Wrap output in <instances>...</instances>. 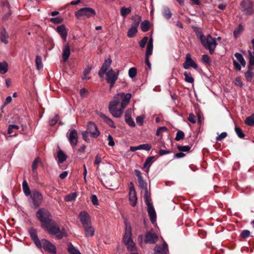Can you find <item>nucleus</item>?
<instances>
[{"label": "nucleus", "mask_w": 254, "mask_h": 254, "mask_svg": "<svg viewBox=\"0 0 254 254\" xmlns=\"http://www.w3.org/2000/svg\"><path fill=\"white\" fill-rule=\"evenodd\" d=\"M131 94L129 93L120 92L117 94L110 102L109 110L112 116L115 118H120L124 109L129 103Z\"/></svg>", "instance_id": "nucleus-1"}, {"label": "nucleus", "mask_w": 254, "mask_h": 254, "mask_svg": "<svg viewBox=\"0 0 254 254\" xmlns=\"http://www.w3.org/2000/svg\"><path fill=\"white\" fill-rule=\"evenodd\" d=\"M112 61L111 58L105 59L104 62L98 72V75L102 77L106 74V80L107 83L110 84V90L115 85L119 76V70L117 72L114 71L112 68H110Z\"/></svg>", "instance_id": "nucleus-2"}, {"label": "nucleus", "mask_w": 254, "mask_h": 254, "mask_svg": "<svg viewBox=\"0 0 254 254\" xmlns=\"http://www.w3.org/2000/svg\"><path fill=\"white\" fill-rule=\"evenodd\" d=\"M124 223L125 229L123 242L127 246V250L132 252L136 250V246L132 239L131 227L129 222L126 219L124 220Z\"/></svg>", "instance_id": "nucleus-3"}, {"label": "nucleus", "mask_w": 254, "mask_h": 254, "mask_svg": "<svg viewBox=\"0 0 254 254\" xmlns=\"http://www.w3.org/2000/svg\"><path fill=\"white\" fill-rule=\"evenodd\" d=\"M50 235L55 236L58 239H61L64 235V233L60 230L58 224L52 221L46 227L43 228Z\"/></svg>", "instance_id": "nucleus-4"}, {"label": "nucleus", "mask_w": 254, "mask_h": 254, "mask_svg": "<svg viewBox=\"0 0 254 254\" xmlns=\"http://www.w3.org/2000/svg\"><path fill=\"white\" fill-rule=\"evenodd\" d=\"M36 216L41 223V227L44 228L53 221L52 216L49 211L44 209H39L36 213Z\"/></svg>", "instance_id": "nucleus-5"}, {"label": "nucleus", "mask_w": 254, "mask_h": 254, "mask_svg": "<svg viewBox=\"0 0 254 254\" xmlns=\"http://www.w3.org/2000/svg\"><path fill=\"white\" fill-rule=\"evenodd\" d=\"M201 43L205 49L209 51L210 54L214 53L217 45L216 39L213 38L210 34L207 35L204 39L202 40Z\"/></svg>", "instance_id": "nucleus-6"}, {"label": "nucleus", "mask_w": 254, "mask_h": 254, "mask_svg": "<svg viewBox=\"0 0 254 254\" xmlns=\"http://www.w3.org/2000/svg\"><path fill=\"white\" fill-rule=\"evenodd\" d=\"M43 195L41 192L36 190H32L30 195L29 202L34 208H38L43 201Z\"/></svg>", "instance_id": "nucleus-7"}, {"label": "nucleus", "mask_w": 254, "mask_h": 254, "mask_svg": "<svg viewBox=\"0 0 254 254\" xmlns=\"http://www.w3.org/2000/svg\"><path fill=\"white\" fill-rule=\"evenodd\" d=\"M96 12L92 8L84 7L75 12V16L78 19L88 18L94 16Z\"/></svg>", "instance_id": "nucleus-8"}, {"label": "nucleus", "mask_w": 254, "mask_h": 254, "mask_svg": "<svg viewBox=\"0 0 254 254\" xmlns=\"http://www.w3.org/2000/svg\"><path fill=\"white\" fill-rule=\"evenodd\" d=\"M36 247L39 249H43L45 251L52 254H56V247L52 244L49 241L42 239L40 241V245H38Z\"/></svg>", "instance_id": "nucleus-9"}, {"label": "nucleus", "mask_w": 254, "mask_h": 254, "mask_svg": "<svg viewBox=\"0 0 254 254\" xmlns=\"http://www.w3.org/2000/svg\"><path fill=\"white\" fill-rule=\"evenodd\" d=\"M87 130L91 136L93 138H97L100 134L97 126L92 122H89L87 125Z\"/></svg>", "instance_id": "nucleus-10"}, {"label": "nucleus", "mask_w": 254, "mask_h": 254, "mask_svg": "<svg viewBox=\"0 0 254 254\" xmlns=\"http://www.w3.org/2000/svg\"><path fill=\"white\" fill-rule=\"evenodd\" d=\"M68 139L73 148H74L78 142V135L77 131L73 129L69 130V132L66 134Z\"/></svg>", "instance_id": "nucleus-11"}, {"label": "nucleus", "mask_w": 254, "mask_h": 254, "mask_svg": "<svg viewBox=\"0 0 254 254\" xmlns=\"http://www.w3.org/2000/svg\"><path fill=\"white\" fill-rule=\"evenodd\" d=\"M158 240V236L153 230H151L145 235L144 242L146 244H155Z\"/></svg>", "instance_id": "nucleus-12"}, {"label": "nucleus", "mask_w": 254, "mask_h": 254, "mask_svg": "<svg viewBox=\"0 0 254 254\" xmlns=\"http://www.w3.org/2000/svg\"><path fill=\"white\" fill-rule=\"evenodd\" d=\"M129 201L130 204L132 206L134 207L136 204L137 202V196L136 192L135 190L134 187L132 183H130L129 186Z\"/></svg>", "instance_id": "nucleus-13"}, {"label": "nucleus", "mask_w": 254, "mask_h": 254, "mask_svg": "<svg viewBox=\"0 0 254 254\" xmlns=\"http://www.w3.org/2000/svg\"><path fill=\"white\" fill-rule=\"evenodd\" d=\"M183 67L186 69H189L190 67L195 69L198 68L197 64L191 59V55L189 53L186 56V60L183 64Z\"/></svg>", "instance_id": "nucleus-14"}, {"label": "nucleus", "mask_w": 254, "mask_h": 254, "mask_svg": "<svg viewBox=\"0 0 254 254\" xmlns=\"http://www.w3.org/2000/svg\"><path fill=\"white\" fill-rule=\"evenodd\" d=\"M79 218L83 227L91 224L90 216L85 211H82L79 213Z\"/></svg>", "instance_id": "nucleus-15"}, {"label": "nucleus", "mask_w": 254, "mask_h": 254, "mask_svg": "<svg viewBox=\"0 0 254 254\" xmlns=\"http://www.w3.org/2000/svg\"><path fill=\"white\" fill-rule=\"evenodd\" d=\"M241 6L243 11L246 14L251 15L254 12L253 5L251 1L243 0L241 3Z\"/></svg>", "instance_id": "nucleus-16"}, {"label": "nucleus", "mask_w": 254, "mask_h": 254, "mask_svg": "<svg viewBox=\"0 0 254 254\" xmlns=\"http://www.w3.org/2000/svg\"><path fill=\"white\" fill-rule=\"evenodd\" d=\"M168 245L165 242L162 245H157L154 248V254H167Z\"/></svg>", "instance_id": "nucleus-17"}, {"label": "nucleus", "mask_w": 254, "mask_h": 254, "mask_svg": "<svg viewBox=\"0 0 254 254\" xmlns=\"http://www.w3.org/2000/svg\"><path fill=\"white\" fill-rule=\"evenodd\" d=\"M147 206V212L150 217L151 222L154 223L156 220V214L152 203L146 205Z\"/></svg>", "instance_id": "nucleus-18"}, {"label": "nucleus", "mask_w": 254, "mask_h": 254, "mask_svg": "<svg viewBox=\"0 0 254 254\" xmlns=\"http://www.w3.org/2000/svg\"><path fill=\"white\" fill-rule=\"evenodd\" d=\"M57 31L61 35L64 42L66 40L67 32L66 27L64 25H61L57 26Z\"/></svg>", "instance_id": "nucleus-19"}, {"label": "nucleus", "mask_w": 254, "mask_h": 254, "mask_svg": "<svg viewBox=\"0 0 254 254\" xmlns=\"http://www.w3.org/2000/svg\"><path fill=\"white\" fill-rule=\"evenodd\" d=\"M29 233L35 245H40V241L41 240H40L38 237L36 230L34 228H31L29 229Z\"/></svg>", "instance_id": "nucleus-20"}, {"label": "nucleus", "mask_w": 254, "mask_h": 254, "mask_svg": "<svg viewBox=\"0 0 254 254\" xmlns=\"http://www.w3.org/2000/svg\"><path fill=\"white\" fill-rule=\"evenodd\" d=\"M70 54V50L69 44L64 45L63 48L62 56L64 62H66L68 59Z\"/></svg>", "instance_id": "nucleus-21"}, {"label": "nucleus", "mask_w": 254, "mask_h": 254, "mask_svg": "<svg viewBox=\"0 0 254 254\" xmlns=\"http://www.w3.org/2000/svg\"><path fill=\"white\" fill-rule=\"evenodd\" d=\"M131 109H128L125 113V121L126 123L130 127H134L135 126V123L131 118Z\"/></svg>", "instance_id": "nucleus-22"}, {"label": "nucleus", "mask_w": 254, "mask_h": 254, "mask_svg": "<svg viewBox=\"0 0 254 254\" xmlns=\"http://www.w3.org/2000/svg\"><path fill=\"white\" fill-rule=\"evenodd\" d=\"M9 35L4 28L0 30V40L2 43L7 44L8 42Z\"/></svg>", "instance_id": "nucleus-23"}, {"label": "nucleus", "mask_w": 254, "mask_h": 254, "mask_svg": "<svg viewBox=\"0 0 254 254\" xmlns=\"http://www.w3.org/2000/svg\"><path fill=\"white\" fill-rule=\"evenodd\" d=\"M99 116L103 120L104 122L106 123L109 127L112 128L116 127V126H115L113 121L108 117L106 116L105 114L100 113L99 114Z\"/></svg>", "instance_id": "nucleus-24"}, {"label": "nucleus", "mask_w": 254, "mask_h": 254, "mask_svg": "<svg viewBox=\"0 0 254 254\" xmlns=\"http://www.w3.org/2000/svg\"><path fill=\"white\" fill-rule=\"evenodd\" d=\"M86 237H92L94 235L95 230L91 224L83 227Z\"/></svg>", "instance_id": "nucleus-25"}, {"label": "nucleus", "mask_w": 254, "mask_h": 254, "mask_svg": "<svg viewBox=\"0 0 254 254\" xmlns=\"http://www.w3.org/2000/svg\"><path fill=\"white\" fill-rule=\"evenodd\" d=\"M19 127L15 125H10L7 129V133L10 136H14L16 134L17 131Z\"/></svg>", "instance_id": "nucleus-26"}, {"label": "nucleus", "mask_w": 254, "mask_h": 254, "mask_svg": "<svg viewBox=\"0 0 254 254\" xmlns=\"http://www.w3.org/2000/svg\"><path fill=\"white\" fill-rule=\"evenodd\" d=\"M153 50V39L152 38L150 39L149 40L147 45V49L146 51V56L145 57H148L150 56L152 53Z\"/></svg>", "instance_id": "nucleus-27"}, {"label": "nucleus", "mask_w": 254, "mask_h": 254, "mask_svg": "<svg viewBox=\"0 0 254 254\" xmlns=\"http://www.w3.org/2000/svg\"><path fill=\"white\" fill-rule=\"evenodd\" d=\"M162 13L164 18L167 19H170L172 15L170 8L166 6L163 7Z\"/></svg>", "instance_id": "nucleus-28"}, {"label": "nucleus", "mask_w": 254, "mask_h": 254, "mask_svg": "<svg viewBox=\"0 0 254 254\" xmlns=\"http://www.w3.org/2000/svg\"><path fill=\"white\" fill-rule=\"evenodd\" d=\"M132 19L133 20V22L132 23L131 27L137 28L141 20V17L138 15H135L132 17Z\"/></svg>", "instance_id": "nucleus-29"}, {"label": "nucleus", "mask_w": 254, "mask_h": 254, "mask_svg": "<svg viewBox=\"0 0 254 254\" xmlns=\"http://www.w3.org/2000/svg\"><path fill=\"white\" fill-rule=\"evenodd\" d=\"M67 251L70 254H81L79 250L71 243H69L67 245Z\"/></svg>", "instance_id": "nucleus-30"}, {"label": "nucleus", "mask_w": 254, "mask_h": 254, "mask_svg": "<svg viewBox=\"0 0 254 254\" xmlns=\"http://www.w3.org/2000/svg\"><path fill=\"white\" fill-rule=\"evenodd\" d=\"M248 53L249 55L248 68L254 69V52H252L251 51H248Z\"/></svg>", "instance_id": "nucleus-31"}, {"label": "nucleus", "mask_w": 254, "mask_h": 254, "mask_svg": "<svg viewBox=\"0 0 254 254\" xmlns=\"http://www.w3.org/2000/svg\"><path fill=\"white\" fill-rule=\"evenodd\" d=\"M8 64L4 61L0 62V73L4 74L8 71Z\"/></svg>", "instance_id": "nucleus-32"}, {"label": "nucleus", "mask_w": 254, "mask_h": 254, "mask_svg": "<svg viewBox=\"0 0 254 254\" xmlns=\"http://www.w3.org/2000/svg\"><path fill=\"white\" fill-rule=\"evenodd\" d=\"M234 56L242 66L244 67L246 66V61L245 60L243 56L241 54L239 53H236L235 54Z\"/></svg>", "instance_id": "nucleus-33"}, {"label": "nucleus", "mask_w": 254, "mask_h": 254, "mask_svg": "<svg viewBox=\"0 0 254 254\" xmlns=\"http://www.w3.org/2000/svg\"><path fill=\"white\" fill-rule=\"evenodd\" d=\"M22 188L26 196L30 195L31 192H30V189L26 180H24L22 183Z\"/></svg>", "instance_id": "nucleus-34"}, {"label": "nucleus", "mask_w": 254, "mask_h": 254, "mask_svg": "<svg viewBox=\"0 0 254 254\" xmlns=\"http://www.w3.org/2000/svg\"><path fill=\"white\" fill-rule=\"evenodd\" d=\"M245 123L248 126H254V114L247 117L245 121Z\"/></svg>", "instance_id": "nucleus-35"}, {"label": "nucleus", "mask_w": 254, "mask_h": 254, "mask_svg": "<svg viewBox=\"0 0 254 254\" xmlns=\"http://www.w3.org/2000/svg\"><path fill=\"white\" fill-rule=\"evenodd\" d=\"M141 29L143 32H146L149 29V22L148 20H144L140 24Z\"/></svg>", "instance_id": "nucleus-36"}, {"label": "nucleus", "mask_w": 254, "mask_h": 254, "mask_svg": "<svg viewBox=\"0 0 254 254\" xmlns=\"http://www.w3.org/2000/svg\"><path fill=\"white\" fill-rule=\"evenodd\" d=\"M243 27L242 25L241 24L239 25V26L236 28H235L233 32L234 36L235 38H237L243 32Z\"/></svg>", "instance_id": "nucleus-37"}, {"label": "nucleus", "mask_w": 254, "mask_h": 254, "mask_svg": "<svg viewBox=\"0 0 254 254\" xmlns=\"http://www.w3.org/2000/svg\"><path fill=\"white\" fill-rule=\"evenodd\" d=\"M58 164L62 170L66 169L68 166L66 160H58Z\"/></svg>", "instance_id": "nucleus-38"}, {"label": "nucleus", "mask_w": 254, "mask_h": 254, "mask_svg": "<svg viewBox=\"0 0 254 254\" xmlns=\"http://www.w3.org/2000/svg\"><path fill=\"white\" fill-rule=\"evenodd\" d=\"M185 80L186 82L190 83H192L194 82V79L192 77L190 73L187 71L184 72Z\"/></svg>", "instance_id": "nucleus-39"}, {"label": "nucleus", "mask_w": 254, "mask_h": 254, "mask_svg": "<svg viewBox=\"0 0 254 254\" xmlns=\"http://www.w3.org/2000/svg\"><path fill=\"white\" fill-rule=\"evenodd\" d=\"M137 32V28L131 27L128 30L127 35L129 38H132L135 36Z\"/></svg>", "instance_id": "nucleus-40"}, {"label": "nucleus", "mask_w": 254, "mask_h": 254, "mask_svg": "<svg viewBox=\"0 0 254 254\" xmlns=\"http://www.w3.org/2000/svg\"><path fill=\"white\" fill-rule=\"evenodd\" d=\"M38 165H43V164L41 161V160H34L32 166V171L34 173L36 172V169Z\"/></svg>", "instance_id": "nucleus-41"}, {"label": "nucleus", "mask_w": 254, "mask_h": 254, "mask_svg": "<svg viewBox=\"0 0 254 254\" xmlns=\"http://www.w3.org/2000/svg\"><path fill=\"white\" fill-rule=\"evenodd\" d=\"M35 63L37 69L39 70L43 67V64L42 63L41 56L38 55L36 57Z\"/></svg>", "instance_id": "nucleus-42"}, {"label": "nucleus", "mask_w": 254, "mask_h": 254, "mask_svg": "<svg viewBox=\"0 0 254 254\" xmlns=\"http://www.w3.org/2000/svg\"><path fill=\"white\" fill-rule=\"evenodd\" d=\"M130 12L131 8L130 7L126 8L125 7H123L121 9V14L124 17H125L127 15L129 14Z\"/></svg>", "instance_id": "nucleus-43"}, {"label": "nucleus", "mask_w": 254, "mask_h": 254, "mask_svg": "<svg viewBox=\"0 0 254 254\" xmlns=\"http://www.w3.org/2000/svg\"><path fill=\"white\" fill-rule=\"evenodd\" d=\"M153 161L152 160H146L145 162H144L143 166V169L144 170V171L148 173L149 171V168L152 164Z\"/></svg>", "instance_id": "nucleus-44"}, {"label": "nucleus", "mask_w": 254, "mask_h": 254, "mask_svg": "<svg viewBox=\"0 0 254 254\" xmlns=\"http://www.w3.org/2000/svg\"><path fill=\"white\" fill-rule=\"evenodd\" d=\"M77 194L75 192L71 193L65 196V200L66 201H71L75 200Z\"/></svg>", "instance_id": "nucleus-45"}, {"label": "nucleus", "mask_w": 254, "mask_h": 254, "mask_svg": "<svg viewBox=\"0 0 254 254\" xmlns=\"http://www.w3.org/2000/svg\"><path fill=\"white\" fill-rule=\"evenodd\" d=\"M254 69L249 68L248 71L245 73V76L247 81H251L254 75V73L252 72Z\"/></svg>", "instance_id": "nucleus-46"}, {"label": "nucleus", "mask_w": 254, "mask_h": 254, "mask_svg": "<svg viewBox=\"0 0 254 254\" xmlns=\"http://www.w3.org/2000/svg\"><path fill=\"white\" fill-rule=\"evenodd\" d=\"M235 130L237 135L241 138H243L245 137V134L244 133L243 130L241 128L238 127L237 126H235Z\"/></svg>", "instance_id": "nucleus-47"}, {"label": "nucleus", "mask_w": 254, "mask_h": 254, "mask_svg": "<svg viewBox=\"0 0 254 254\" xmlns=\"http://www.w3.org/2000/svg\"><path fill=\"white\" fill-rule=\"evenodd\" d=\"M185 136L184 133L183 131L179 130L177 133L175 139L176 141L180 140L184 138Z\"/></svg>", "instance_id": "nucleus-48"}, {"label": "nucleus", "mask_w": 254, "mask_h": 254, "mask_svg": "<svg viewBox=\"0 0 254 254\" xmlns=\"http://www.w3.org/2000/svg\"><path fill=\"white\" fill-rule=\"evenodd\" d=\"M136 75V69L135 67H131L128 70V75L130 78L134 77Z\"/></svg>", "instance_id": "nucleus-49"}, {"label": "nucleus", "mask_w": 254, "mask_h": 254, "mask_svg": "<svg viewBox=\"0 0 254 254\" xmlns=\"http://www.w3.org/2000/svg\"><path fill=\"white\" fill-rule=\"evenodd\" d=\"M138 147L139 148V150H145L146 151H149L151 149V146L148 144H140L138 146Z\"/></svg>", "instance_id": "nucleus-50"}, {"label": "nucleus", "mask_w": 254, "mask_h": 254, "mask_svg": "<svg viewBox=\"0 0 254 254\" xmlns=\"http://www.w3.org/2000/svg\"><path fill=\"white\" fill-rule=\"evenodd\" d=\"M195 33L197 37L199 39L200 42L202 41V40L204 39L206 37L202 33V31L199 30H196L195 31Z\"/></svg>", "instance_id": "nucleus-51"}, {"label": "nucleus", "mask_w": 254, "mask_h": 254, "mask_svg": "<svg viewBox=\"0 0 254 254\" xmlns=\"http://www.w3.org/2000/svg\"><path fill=\"white\" fill-rule=\"evenodd\" d=\"M59 115H56L53 118L50 120V121H49L50 125L51 126L55 125L57 123L58 121L59 120Z\"/></svg>", "instance_id": "nucleus-52"}, {"label": "nucleus", "mask_w": 254, "mask_h": 254, "mask_svg": "<svg viewBox=\"0 0 254 254\" xmlns=\"http://www.w3.org/2000/svg\"><path fill=\"white\" fill-rule=\"evenodd\" d=\"M178 148L180 151L181 152H188L190 149V147L188 145L186 146H178Z\"/></svg>", "instance_id": "nucleus-53"}, {"label": "nucleus", "mask_w": 254, "mask_h": 254, "mask_svg": "<svg viewBox=\"0 0 254 254\" xmlns=\"http://www.w3.org/2000/svg\"><path fill=\"white\" fill-rule=\"evenodd\" d=\"M167 130V128L165 127H160L157 129L156 134L157 136H160L161 133Z\"/></svg>", "instance_id": "nucleus-54"}, {"label": "nucleus", "mask_w": 254, "mask_h": 254, "mask_svg": "<svg viewBox=\"0 0 254 254\" xmlns=\"http://www.w3.org/2000/svg\"><path fill=\"white\" fill-rule=\"evenodd\" d=\"M227 136L226 132H223L216 138L217 141H221Z\"/></svg>", "instance_id": "nucleus-55"}, {"label": "nucleus", "mask_w": 254, "mask_h": 254, "mask_svg": "<svg viewBox=\"0 0 254 254\" xmlns=\"http://www.w3.org/2000/svg\"><path fill=\"white\" fill-rule=\"evenodd\" d=\"M147 37H144L143 39L139 42V46L141 48H143L145 47L147 41H148Z\"/></svg>", "instance_id": "nucleus-56"}, {"label": "nucleus", "mask_w": 254, "mask_h": 254, "mask_svg": "<svg viewBox=\"0 0 254 254\" xmlns=\"http://www.w3.org/2000/svg\"><path fill=\"white\" fill-rule=\"evenodd\" d=\"M234 82L236 85L240 87H241L243 85L241 78L240 77H238L235 78Z\"/></svg>", "instance_id": "nucleus-57"}, {"label": "nucleus", "mask_w": 254, "mask_h": 254, "mask_svg": "<svg viewBox=\"0 0 254 254\" xmlns=\"http://www.w3.org/2000/svg\"><path fill=\"white\" fill-rule=\"evenodd\" d=\"M250 232L249 230H243L241 233V237L243 238H246L250 236Z\"/></svg>", "instance_id": "nucleus-58"}, {"label": "nucleus", "mask_w": 254, "mask_h": 254, "mask_svg": "<svg viewBox=\"0 0 254 254\" xmlns=\"http://www.w3.org/2000/svg\"><path fill=\"white\" fill-rule=\"evenodd\" d=\"M138 182L140 188L146 189V183L143 180V178L138 179Z\"/></svg>", "instance_id": "nucleus-59"}, {"label": "nucleus", "mask_w": 254, "mask_h": 254, "mask_svg": "<svg viewBox=\"0 0 254 254\" xmlns=\"http://www.w3.org/2000/svg\"><path fill=\"white\" fill-rule=\"evenodd\" d=\"M83 139L86 142L89 141V138H88V132L87 131H83L81 132Z\"/></svg>", "instance_id": "nucleus-60"}, {"label": "nucleus", "mask_w": 254, "mask_h": 254, "mask_svg": "<svg viewBox=\"0 0 254 254\" xmlns=\"http://www.w3.org/2000/svg\"><path fill=\"white\" fill-rule=\"evenodd\" d=\"M50 21L53 22L54 23H60L62 21V18L60 17H57L55 18H51L50 19Z\"/></svg>", "instance_id": "nucleus-61"}, {"label": "nucleus", "mask_w": 254, "mask_h": 254, "mask_svg": "<svg viewBox=\"0 0 254 254\" xmlns=\"http://www.w3.org/2000/svg\"><path fill=\"white\" fill-rule=\"evenodd\" d=\"M58 159H66V156L62 150H60L58 153Z\"/></svg>", "instance_id": "nucleus-62"}, {"label": "nucleus", "mask_w": 254, "mask_h": 254, "mask_svg": "<svg viewBox=\"0 0 254 254\" xmlns=\"http://www.w3.org/2000/svg\"><path fill=\"white\" fill-rule=\"evenodd\" d=\"M144 117L142 116H137L136 118V122L137 125L141 126L143 122Z\"/></svg>", "instance_id": "nucleus-63"}, {"label": "nucleus", "mask_w": 254, "mask_h": 254, "mask_svg": "<svg viewBox=\"0 0 254 254\" xmlns=\"http://www.w3.org/2000/svg\"><path fill=\"white\" fill-rule=\"evenodd\" d=\"M188 120L192 124L195 123L196 121L195 116L192 113L190 114L188 118Z\"/></svg>", "instance_id": "nucleus-64"}]
</instances>
